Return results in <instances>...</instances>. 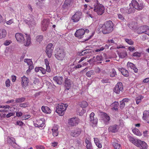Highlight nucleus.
Segmentation results:
<instances>
[{
	"instance_id": "5",
	"label": "nucleus",
	"mask_w": 149,
	"mask_h": 149,
	"mask_svg": "<svg viewBox=\"0 0 149 149\" xmlns=\"http://www.w3.org/2000/svg\"><path fill=\"white\" fill-rule=\"evenodd\" d=\"M68 106L67 104L61 103L58 104L56 107V112L59 116H62L64 115L65 111L66 110Z\"/></svg>"
},
{
	"instance_id": "25",
	"label": "nucleus",
	"mask_w": 149,
	"mask_h": 149,
	"mask_svg": "<svg viewBox=\"0 0 149 149\" xmlns=\"http://www.w3.org/2000/svg\"><path fill=\"white\" fill-rule=\"evenodd\" d=\"M58 126L57 125H54L53 126L52 129V135L54 136H57L58 135Z\"/></svg>"
},
{
	"instance_id": "9",
	"label": "nucleus",
	"mask_w": 149,
	"mask_h": 149,
	"mask_svg": "<svg viewBox=\"0 0 149 149\" xmlns=\"http://www.w3.org/2000/svg\"><path fill=\"white\" fill-rule=\"evenodd\" d=\"M130 7L132 6L134 8L139 10H142L143 6L142 4L140 3L139 4L135 0L132 1L131 3L130 4Z\"/></svg>"
},
{
	"instance_id": "57",
	"label": "nucleus",
	"mask_w": 149,
	"mask_h": 149,
	"mask_svg": "<svg viewBox=\"0 0 149 149\" xmlns=\"http://www.w3.org/2000/svg\"><path fill=\"white\" fill-rule=\"evenodd\" d=\"M134 22H132L128 24L127 26L130 29H132L134 28Z\"/></svg>"
},
{
	"instance_id": "47",
	"label": "nucleus",
	"mask_w": 149,
	"mask_h": 149,
	"mask_svg": "<svg viewBox=\"0 0 149 149\" xmlns=\"http://www.w3.org/2000/svg\"><path fill=\"white\" fill-rule=\"evenodd\" d=\"M72 2V0H65V1L64 5L67 6H69Z\"/></svg>"
},
{
	"instance_id": "33",
	"label": "nucleus",
	"mask_w": 149,
	"mask_h": 149,
	"mask_svg": "<svg viewBox=\"0 0 149 149\" xmlns=\"http://www.w3.org/2000/svg\"><path fill=\"white\" fill-rule=\"evenodd\" d=\"M118 102H115L111 104V109L112 110L117 111L118 109Z\"/></svg>"
},
{
	"instance_id": "6",
	"label": "nucleus",
	"mask_w": 149,
	"mask_h": 149,
	"mask_svg": "<svg viewBox=\"0 0 149 149\" xmlns=\"http://www.w3.org/2000/svg\"><path fill=\"white\" fill-rule=\"evenodd\" d=\"M65 53L62 49H59L55 55V56L58 60L62 61L63 60L65 56Z\"/></svg>"
},
{
	"instance_id": "43",
	"label": "nucleus",
	"mask_w": 149,
	"mask_h": 149,
	"mask_svg": "<svg viewBox=\"0 0 149 149\" xmlns=\"http://www.w3.org/2000/svg\"><path fill=\"white\" fill-rule=\"evenodd\" d=\"M107 43L109 44V46L114 45L115 44H116L113 39H109Z\"/></svg>"
},
{
	"instance_id": "1",
	"label": "nucleus",
	"mask_w": 149,
	"mask_h": 149,
	"mask_svg": "<svg viewBox=\"0 0 149 149\" xmlns=\"http://www.w3.org/2000/svg\"><path fill=\"white\" fill-rule=\"evenodd\" d=\"M15 37L17 42L21 43H24L26 46H29L31 42L30 37L27 34L24 35L22 33H17L15 34Z\"/></svg>"
},
{
	"instance_id": "38",
	"label": "nucleus",
	"mask_w": 149,
	"mask_h": 149,
	"mask_svg": "<svg viewBox=\"0 0 149 149\" xmlns=\"http://www.w3.org/2000/svg\"><path fill=\"white\" fill-rule=\"evenodd\" d=\"M36 40L37 42L39 44L41 43V42L43 40V36H42L39 35L37 36L36 38Z\"/></svg>"
},
{
	"instance_id": "35",
	"label": "nucleus",
	"mask_w": 149,
	"mask_h": 149,
	"mask_svg": "<svg viewBox=\"0 0 149 149\" xmlns=\"http://www.w3.org/2000/svg\"><path fill=\"white\" fill-rule=\"evenodd\" d=\"M118 55L120 58H123L127 56V54L125 51H124L122 52L119 53Z\"/></svg>"
},
{
	"instance_id": "40",
	"label": "nucleus",
	"mask_w": 149,
	"mask_h": 149,
	"mask_svg": "<svg viewBox=\"0 0 149 149\" xmlns=\"http://www.w3.org/2000/svg\"><path fill=\"white\" fill-rule=\"evenodd\" d=\"M26 98L24 97H22L17 98L15 100V102L16 103L21 102L25 101Z\"/></svg>"
},
{
	"instance_id": "19",
	"label": "nucleus",
	"mask_w": 149,
	"mask_h": 149,
	"mask_svg": "<svg viewBox=\"0 0 149 149\" xmlns=\"http://www.w3.org/2000/svg\"><path fill=\"white\" fill-rule=\"evenodd\" d=\"M112 142L113 147L116 149H120L121 146L118 143V139H113Z\"/></svg>"
},
{
	"instance_id": "46",
	"label": "nucleus",
	"mask_w": 149,
	"mask_h": 149,
	"mask_svg": "<svg viewBox=\"0 0 149 149\" xmlns=\"http://www.w3.org/2000/svg\"><path fill=\"white\" fill-rule=\"evenodd\" d=\"M91 50L89 49H86L82 52L81 53V55H84L87 54V53H89L91 52Z\"/></svg>"
},
{
	"instance_id": "13",
	"label": "nucleus",
	"mask_w": 149,
	"mask_h": 149,
	"mask_svg": "<svg viewBox=\"0 0 149 149\" xmlns=\"http://www.w3.org/2000/svg\"><path fill=\"white\" fill-rule=\"evenodd\" d=\"M85 33L84 29H79L76 31L74 34V36L79 38H81L83 37Z\"/></svg>"
},
{
	"instance_id": "29",
	"label": "nucleus",
	"mask_w": 149,
	"mask_h": 149,
	"mask_svg": "<svg viewBox=\"0 0 149 149\" xmlns=\"http://www.w3.org/2000/svg\"><path fill=\"white\" fill-rule=\"evenodd\" d=\"M143 115V118L144 120H149V110L144 111Z\"/></svg>"
},
{
	"instance_id": "34",
	"label": "nucleus",
	"mask_w": 149,
	"mask_h": 149,
	"mask_svg": "<svg viewBox=\"0 0 149 149\" xmlns=\"http://www.w3.org/2000/svg\"><path fill=\"white\" fill-rule=\"evenodd\" d=\"M6 30L4 29L0 30V39L5 37L6 36Z\"/></svg>"
},
{
	"instance_id": "48",
	"label": "nucleus",
	"mask_w": 149,
	"mask_h": 149,
	"mask_svg": "<svg viewBox=\"0 0 149 149\" xmlns=\"http://www.w3.org/2000/svg\"><path fill=\"white\" fill-rule=\"evenodd\" d=\"M109 79L108 78H104L101 80V81L103 83H107L109 82Z\"/></svg>"
},
{
	"instance_id": "26",
	"label": "nucleus",
	"mask_w": 149,
	"mask_h": 149,
	"mask_svg": "<svg viewBox=\"0 0 149 149\" xmlns=\"http://www.w3.org/2000/svg\"><path fill=\"white\" fill-rule=\"evenodd\" d=\"M24 62L26 63L29 65V68L30 70H32L33 68L34 67L33 63L31 60L29 59H24Z\"/></svg>"
},
{
	"instance_id": "31",
	"label": "nucleus",
	"mask_w": 149,
	"mask_h": 149,
	"mask_svg": "<svg viewBox=\"0 0 149 149\" xmlns=\"http://www.w3.org/2000/svg\"><path fill=\"white\" fill-rule=\"evenodd\" d=\"M41 109L42 111L44 113H51V110L47 106H42L41 107Z\"/></svg>"
},
{
	"instance_id": "24",
	"label": "nucleus",
	"mask_w": 149,
	"mask_h": 149,
	"mask_svg": "<svg viewBox=\"0 0 149 149\" xmlns=\"http://www.w3.org/2000/svg\"><path fill=\"white\" fill-rule=\"evenodd\" d=\"M22 86L25 88L28 85V78L25 76H23L22 77Z\"/></svg>"
},
{
	"instance_id": "10",
	"label": "nucleus",
	"mask_w": 149,
	"mask_h": 149,
	"mask_svg": "<svg viewBox=\"0 0 149 149\" xmlns=\"http://www.w3.org/2000/svg\"><path fill=\"white\" fill-rule=\"evenodd\" d=\"M123 89V87L122 83L119 82L114 88L113 91L116 94H119L120 92L122 91Z\"/></svg>"
},
{
	"instance_id": "37",
	"label": "nucleus",
	"mask_w": 149,
	"mask_h": 149,
	"mask_svg": "<svg viewBox=\"0 0 149 149\" xmlns=\"http://www.w3.org/2000/svg\"><path fill=\"white\" fill-rule=\"evenodd\" d=\"M144 98V96L142 95H140L139 96L136 98L135 100L136 101V103L138 104L140 102L141 100Z\"/></svg>"
},
{
	"instance_id": "23",
	"label": "nucleus",
	"mask_w": 149,
	"mask_h": 149,
	"mask_svg": "<svg viewBox=\"0 0 149 149\" xmlns=\"http://www.w3.org/2000/svg\"><path fill=\"white\" fill-rule=\"evenodd\" d=\"M53 79L54 81L59 85L62 84L63 82V78L61 76H56L53 77Z\"/></svg>"
},
{
	"instance_id": "22",
	"label": "nucleus",
	"mask_w": 149,
	"mask_h": 149,
	"mask_svg": "<svg viewBox=\"0 0 149 149\" xmlns=\"http://www.w3.org/2000/svg\"><path fill=\"white\" fill-rule=\"evenodd\" d=\"M119 126L118 125H114L110 126L109 128V130L110 132H112L115 133L117 132L119 129Z\"/></svg>"
},
{
	"instance_id": "51",
	"label": "nucleus",
	"mask_w": 149,
	"mask_h": 149,
	"mask_svg": "<svg viewBox=\"0 0 149 149\" xmlns=\"http://www.w3.org/2000/svg\"><path fill=\"white\" fill-rule=\"evenodd\" d=\"M81 144L80 141L79 140H77L76 141V146L77 147H78V148H80L81 146Z\"/></svg>"
},
{
	"instance_id": "32",
	"label": "nucleus",
	"mask_w": 149,
	"mask_h": 149,
	"mask_svg": "<svg viewBox=\"0 0 149 149\" xmlns=\"http://www.w3.org/2000/svg\"><path fill=\"white\" fill-rule=\"evenodd\" d=\"M119 70L121 72L122 74L124 76L127 77L129 76V72L126 69L122 68H120Z\"/></svg>"
},
{
	"instance_id": "18",
	"label": "nucleus",
	"mask_w": 149,
	"mask_h": 149,
	"mask_svg": "<svg viewBox=\"0 0 149 149\" xmlns=\"http://www.w3.org/2000/svg\"><path fill=\"white\" fill-rule=\"evenodd\" d=\"M81 13L78 11L76 12L75 14L72 17V19L74 22L78 21L81 18Z\"/></svg>"
},
{
	"instance_id": "2",
	"label": "nucleus",
	"mask_w": 149,
	"mask_h": 149,
	"mask_svg": "<svg viewBox=\"0 0 149 149\" xmlns=\"http://www.w3.org/2000/svg\"><path fill=\"white\" fill-rule=\"evenodd\" d=\"M113 23L111 20L106 21L102 26H99V27H101L102 31L104 34L111 33L113 30Z\"/></svg>"
},
{
	"instance_id": "50",
	"label": "nucleus",
	"mask_w": 149,
	"mask_h": 149,
	"mask_svg": "<svg viewBox=\"0 0 149 149\" xmlns=\"http://www.w3.org/2000/svg\"><path fill=\"white\" fill-rule=\"evenodd\" d=\"M39 72L42 73L43 74H45L46 73V70L45 69L41 67V69H40Z\"/></svg>"
},
{
	"instance_id": "20",
	"label": "nucleus",
	"mask_w": 149,
	"mask_h": 149,
	"mask_svg": "<svg viewBox=\"0 0 149 149\" xmlns=\"http://www.w3.org/2000/svg\"><path fill=\"white\" fill-rule=\"evenodd\" d=\"M95 114L93 112H92L90 115V121L91 123L94 125L97 124V119L96 117H94Z\"/></svg>"
},
{
	"instance_id": "16",
	"label": "nucleus",
	"mask_w": 149,
	"mask_h": 149,
	"mask_svg": "<svg viewBox=\"0 0 149 149\" xmlns=\"http://www.w3.org/2000/svg\"><path fill=\"white\" fill-rule=\"evenodd\" d=\"M45 125V119L44 118H41L36 120V123H34V125L35 127H42Z\"/></svg>"
},
{
	"instance_id": "44",
	"label": "nucleus",
	"mask_w": 149,
	"mask_h": 149,
	"mask_svg": "<svg viewBox=\"0 0 149 149\" xmlns=\"http://www.w3.org/2000/svg\"><path fill=\"white\" fill-rule=\"evenodd\" d=\"M29 105V102H26L20 104H19V107H26Z\"/></svg>"
},
{
	"instance_id": "17",
	"label": "nucleus",
	"mask_w": 149,
	"mask_h": 149,
	"mask_svg": "<svg viewBox=\"0 0 149 149\" xmlns=\"http://www.w3.org/2000/svg\"><path fill=\"white\" fill-rule=\"evenodd\" d=\"M6 141L9 145L15 147L14 145H17L15 139L13 137L8 136L6 139Z\"/></svg>"
},
{
	"instance_id": "7",
	"label": "nucleus",
	"mask_w": 149,
	"mask_h": 149,
	"mask_svg": "<svg viewBox=\"0 0 149 149\" xmlns=\"http://www.w3.org/2000/svg\"><path fill=\"white\" fill-rule=\"evenodd\" d=\"M100 119L102 122L105 125H108L110 120V117L105 113L102 112L100 115Z\"/></svg>"
},
{
	"instance_id": "56",
	"label": "nucleus",
	"mask_w": 149,
	"mask_h": 149,
	"mask_svg": "<svg viewBox=\"0 0 149 149\" xmlns=\"http://www.w3.org/2000/svg\"><path fill=\"white\" fill-rule=\"evenodd\" d=\"M6 85L7 87H9L10 86V81L9 79H8L6 80Z\"/></svg>"
},
{
	"instance_id": "27",
	"label": "nucleus",
	"mask_w": 149,
	"mask_h": 149,
	"mask_svg": "<svg viewBox=\"0 0 149 149\" xmlns=\"http://www.w3.org/2000/svg\"><path fill=\"white\" fill-rule=\"evenodd\" d=\"M72 82L70 79H66L65 81V86L68 90L71 87Z\"/></svg>"
},
{
	"instance_id": "55",
	"label": "nucleus",
	"mask_w": 149,
	"mask_h": 149,
	"mask_svg": "<svg viewBox=\"0 0 149 149\" xmlns=\"http://www.w3.org/2000/svg\"><path fill=\"white\" fill-rule=\"evenodd\" d=\"M116 72L114 69H113L112 72L110 74V76L113 77L116 75Z\"/></svg>"
},
{
	"instance_id": "62",
	"label": "nucleus",
	"mask_w": 149,
	"mask_h": 149,
	"mask_svg": "<svg viewBox=\"0 0 149 149\" xmlns=\"http://www.w3.org/2000/svg\"><path fill=\"white\" fill-rule=\"evenodd\" d=\"M81 67L82 65H81L80 64H78L77 65L75 66L74 67L73 69L74 70H75L77 68H79Z\"/></svg>"
},
{
	"instance_id": "49",
	"label": "nucleus",
	"mask_w": 149,
	"mask_h": 149,
	"mask_svg": "<svg viewBox=\"0 0 149 149\" xmlns=\"http://www.w3.org/2000/svg\"><path fill=\"white\" fill-rule=\"evenodd\" d=\"M132 56H133L140 57L141 56V54L140 53L136 52L134 53L133 54Z\"/></svg>"
},
{
	"instance_id": "21",
	"label": "nucleus",
	"mask_w": 149,
	"mask_h": 149,
	"mask_svg": "<svg viewBox=\"0 0 149 149\" xmlns=\"http://www.w3.org/2000/svg\"><path fill=\"white\" fill-rule=\"evenodd\" d=\"M135 9L134 8H130L128 10L126 8H122L120 9V12L123 13H127L130 14L132 13H134Z\"/></svg>"
},
{
	"instance_id": "14",
	"label": "nucleus",
	"mask_w": 149,
	"mask_h": 149,
	"mask_svg": "<svg viewBox=\"0 0 149 149\" xmlns=\"http://www.w3.org/2000/svg\"><path fill=\"white\" fill-rule=\"evenodd\" d=\"M82 132L81 129L80 128L77 127L74 130H72L71 135L74 137H77Z\"/></svg>"
},
{
	"instance_id": "36",
	"label": "nucleus",
	"mask_w": 149,
	"mask_h": 149,
	"mask_svg": "<svg viewBox=\"0 0 149 149\" xmlns=\"http://www.w3.org/2000/svg\"><path fill=\"white\" fill-rule=\"evenodd\" d=\"M132 131L133 133L136 135L139 136L141 135V134L139 130L136 128L132 130Z\"/></svg>"
},
{
	"instance_id": "52",
	"label": "nucleus",
	"mask_w": 149,
	"mask_h": 149,
	"mask_svg": "<svg viewBox=\"0 0 149 149\" xmlns=\"http://www.w3.org/2000/svg\"><path fill=\"white\" fill-rule=\"evenodd\" d=\"M36 149H45V147L43 146L40 145L36 146Z\"/></svg>"
},
{
	"instance_id": "53",
	"label": "nucleus",
	"mask_w": 149,
	"mask_h": 149,
	"mask_svg": "<svg viewBox=\"0 0 149 149\" xmlns=\"http://www.w3.org/2000/svg\"><path fill=\"white\" fill-rule=\"evenodd\" d=\"M125 106V103L122 101L120 102V107L121 109H123Z\"/></svg>"
},
{
	"instance_id": "4",
	"label": "nucleus",
	"mask_w": 149,
	"mask_h": 149,
	"mask_svg": "<svg viewBox=\"0 0 149 149\" xmlns=\"http://www.w3.org/2000/svg\"><path fill=\"white\" fill-rule=\"evenodd\" d=\"M93 10L96 12L98 15H101L104 13L105 9L104 6L99 3L98 1H96L95 2Z\"/></svg>"
},
{
	"instance_id": "41",
	"label": "nucleus",
	"mask_w": 149,
	"mask_h": 149,
	"mask_svg": "<svg viewBox=\"0 0 149 149\" xmlns=\"http://www.w3.org/2000/svg\"><path fill=\"white\" fill-rule=\"evenodd\" d=\"M80 106L82 108H85L88 106V104L86 102L83 101L81 102Z\"/></svg>"
},
{
	"instance_id": "45",
	"label": "nucleus",
	"mask_w": 149,
	"mask_h": 149,
	"mask_svg": "<svg viewBox=\"0 0 149 149\" xmlns=\"http://www.w3.org/2000/svg\"><path fill=\"white\" fill-rule=\"evenodd\" d=\"M149 27L147 26H143L141 27V29H142V31H141V33H145V31H146L148 29Z\"/></svg>"
},
{
	"instance_id": "60",
	"label": "nucleus",
	"mask_w": 149,
	"mask_h": 149,
	"mask_svg": "<svg viewBox=\"0 0 149 149\" xmlns=\"http://www.w3.org/2000/svg\"><path fill=\"white\" fill-rule=\"evenodd\" d=\"M128 49L130 52H132L135 49V48L133 46H130L128 47Z\"/></svg>"
},
{
	"instance_id": "3",
	"label": "nucleus",
	"mask_w": 149,
	"mask_h": 149,
	"mask_svg": "<svg viewBox=\"0 0 149 149\" xmlns=\"http://www.w3.org/2000/svg\"><path fill=\"white\" fill-rule=\"evenodd\" d=\"M129 141L137 147H139L140 149H147L148 145L144 141L137 139L131 136L128 137Z\"/></svg>"
},
{
	"instance_id": "8",
	"label": "nucleus",
	"mask_w": 149,
	"mask_h": 149,
	"mask_svg": "<svg viewBox=\"0 0 149 149\" xmlns=\"http://www.w3.org/2000/svg\"><path fill=\"white\" fill-rule=\"evenodd\" d=\"M26 23L30 27L34 26L36 24V22L34 20V17L30 15L25 21Z\"/></svg>"
},
{
	"instance_id": "28",
	"label": "nucleus",
	"mask_w": 149,
	"mask_h": 149,
	"mask_svg": "<svg viewBox=\"0 0 149 149\" xmlns=\"http://www.w3.org/2000/svg\"><path fill=\"white\" fill-rule=\"evenodd\" d=\"M127 66L128 68H130L134 70V72L136 73L138 72V69L135 67L134 65L130 62H128L127 63Z\"/></svg>"
},
{
	"instance_id": "61",
	"label": "nucleus",
	"mask_w": 149,
	"mask_h": 149,
	"mask_svg": "<svg viewBox=\"0 0 149 149\" xmlns=\"http://www.w3.org/2000/svg\"><path fill=\"white\" fill-rule=\"evenodd\" d=\"M11 42L10 40H7L4 43V45L6 46L9 45Z\"/></svg>"
},
{
	"instance_id": "15",
	"label": "nucleus",
	"mask_w": 149,
	"mask_h": 149,
	"mask_svg": "<svg viewBox=\"0 0 149 149\" xmlns=\"http://www.w3.org/2000/svg\"><path fill=\"white\" fill-rule=\"evenodd\" d=\"M49 24V21L47 19H44L41 22V27L42 31H44L47 29Z\"/></svg>"
},
{
	"instance_id": "42",
	"label": "nucleus",
	"mask_w": 149,
	"mask_h": 149,
	"mask_svg": "<svg viewBox=\"0 0 149 149\" xmlns=\"http://www.w3.org/2000/svg\"><path fill=\"white\" fill-rule=\"evenodd\" d=\"M94 71L91 70L87 72L86 75L88 77H91L92 75L94 74Z\"/></svg>"
},
{
	"instance_id": "54",
	"label": "nucleus",
	"mask_w": 149,
	"mask_h": 149,
	"mask_svg": "<svg viewBox=\"0 0 149 149\" xmlns=\"http://www.w3.org/2000/svg\"><path fill=\"white\" fill-rule=\"evenodd\" d=\"M24 124L21 121H17L16 125H18L20 126H22Z\"/></svg>"
},
{
	"instance_id": "64",
	"label": "nucleus",
	"mask_w": 149,
	"mask_h": 149,
	"mask_svg": "<svg viewBox=\"0 0 149 149\" xmlns=\"http://www.w3.org/2000/svg\"><path fill=\"white\" fill-rule=\"evenodd\" d=\"M46 71H47L48 72H50L51 71V68L50 66L48 65H46Z\"/></svg>"
},
{
	"instance_id": "63",
	"label": "nucleus",
	"mask_w": 149,
	"mask_h": 149,
	"mask_svg": "<svg viewBox=\"0 0 149 149\" xmlns=\"http://www.w3.org/2000/svg\"><path fill=\"white\" fill-rule=\"evenodd\" d=\"M30 117V115H26L22 116V118L24 119H27Z\"/></svg>"
},
{
	"instance_id": "58",
	"label": "nucleus",
	"mask_w": 149,
	"mask_h": 149,
	"mask_svg": "<svg viewBox=\"0 0 149 149\" xmlns=\"http://www.w3.org/2000/svg\"><path fill=\"white\" fill-rule=\"evenodd\" d=\"M104 49V48L102 46L99 47L98 49H97L95 50V52H99L101 51H103Z\"/></svg>"
},
{
	"instance_id": "39",
	"label": "nucleus",
	"mask_w": 149,
	"mask_h": 149,
	"mask_svg": "<svg viewBox=\"0 0 149 149\" xmlns=\"http://www.w3.org/2000/svg\"><path fill=\"white\" fill-rule=\"evenodd\" d=\"M124 40L126 42L130 45H132L134 44V42L131 39L125 38L124 39Z\"/></svg>"
},
{
	"instance_id": "30",
	"label": "nucleus",
	"mask_w": 149,
	"mask_h": 149,
	"mask_svg": "<svg viewBox=\"0 0 149 149\" xmlns=\"http://www.w3.org/2000/svg\"><path fill=\"white\" fill-rule=\"evenodd\" d=\"M102 57L101 56L97 55L96 57H94L91 60L93 62H98L102 60Z\"/></svg>"
},
{
	"instance_id": "12",
	"label": "nucleus",
	"mask_w": 149,
	"mask_h": 149,
	"mask_svg": "<svg viewBox=\"0 0 149 149\" xmlns=\"http://www.w3.org/2000/svg\"><path fill=\"white\" fill-rule=\"evenodd\" d=\"M80 120L77 117H74L70 118L69 120L68 123L72 126H75L80 122Z\"/></svg>"
},
{
	"instance_id": "11",
	"label": "nucleus",
	"mask_w": 149,
	"mask_h": 149,
	"mask_svg": "<svg viewBox=\"0 0 149 149\" xmlns=\"http://www.w3.org/2000/svg\"><path fill=\"white\" fill-rule=\"evenodd\" d=\"M54 48L53 45L52 43L48 44L46 48V53L47 54L48 57L49 58L51 57L53 49Z\"/></svg>"
},
{
	"instance_id": "59",
	"label": "nucleus",
	"mask_w": 149,
	"mask_h": 149,
	"mask_svg": "<svg viewBox=\"0 0 149 149\" xmlns=\"http://www.w3.org/2000/svg\"><path fill=\"white\" fill-rule=\"evenodd\" d=\"M118 18L122 21H124L125 19L123 17L121 14H118Z\"/></svg>"
}]
</instances>
